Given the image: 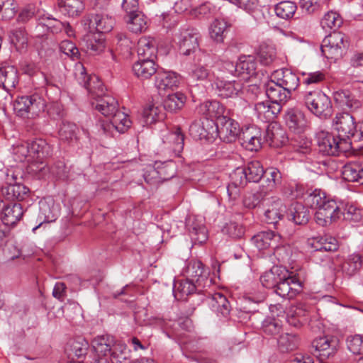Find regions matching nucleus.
<instances>
[{"instance_id": "obj_1", "label": "nucleus", "mask_w": 363, "mask_h": 363, "mask_svg": "<svg viewBox=\"0 0 363 363\" xmlns=\"http://www.w3.org/2000/svg\"><path fill=\"white\" fill-rule=\"evenodd\" d=\"M307 205L316 209L315 219L320 226H328L339 220L337 202L320 189H315L306 199Z\"/></svg>"}, {"instance_id": "obj_2", "label": "nucleus", "mask_w": 363, "mask_h": 363, "mask_svg": "<svg viewBox=\"0 0 363 363\" xmlns=\"http://www.w3.org/2000/svg\"><path fill=\"white\" fill-rule=\"evenodd\" d=\"M303 101L308 110L320 119H327L333 113L330 99L320 90L305 91Z\"/></svg>"}, {"instance_id": "obj_3", "label": "nucleus", "mask_w": 363, "mask_h": 363, "mask_svg": "<svg viewBox=\"0 0 363 363\" xmlns=\"http://www.w3.org/2000/svg\"><path fill=\"white\" fill-rule=\"evenodd\" d=\"M28 143L30 149L28 159L31 161V164L28 165L29 170L39 177H43L49 169L44 160L51 154V147L43 139H36Z\"/></svg>"}, {"instance_id": "obj_4", "label": "nucleus", "mask_w": 363, "mask_h": 363, "mask_svg": "<svg viewBox=\"0 0 363 363\" xmlns=\"http://www.w3.org/2000/svg\"><path fill=\"white\" fill-rule=\"evenodd\" d=\"M45 103L38 94L18 97L13 102V111L22 118H33L43 112Z\"/></svg>"}, {"instance_id": "obj_5", "label": "nucleus", "mask_w": 363, "mask_h": 363, "mask_svg": "<svg viewBox=\"0 0 363 363\" xmlns=\"http://www.w3.org/2000/svg\"><path fill=\"white\" fill-rule=\"evenodd\" d=\"M347 47L345 35L340 32H333L323 39L320 49L327 59L336 61L342 57Z\"/></svg>"}, {"instance_id": "obj_6", "label": "nucleus", "mask_w": 363, "mask_h": 363, "mask_svg": "<svg viewBox=\"0 0 363 363\" xmlns=\"http://www.w3.org/2000/svg\"><path fill=\"white\" fill-rule=\"evenodd\" d=\"M74 74L79 83L87 89L91 101L105 94L103 83L96 75L87 76L82 64L76 65Z\"/></svg>"}, {"instance_id": "obj_7", "label": "nucleus", "mask_w": 363, "mask_h": 363, "mask_svg": "<svg viewBox=\"0 0 363 363\" xmlns=\"http://www.w3.org/2000/svg\"><path fill=\"white\" fill-rule=\"evenodd\" d=\"M218 131L216 122L209 118H204L201 123L195 121L189 127L193 138L208 142H213L218 137Z\"/></svg>"}, {"instance_id": "obj_8", "label": "nucleus", "mask_w": 363, "mask_h": 363, "mask_svg": "<svg viewBox=\"0 0 363 363\" xmlns=\"http://www.w3.org/2000/svg\"><path fill=\"white\" fill-rule=\"evenodd\" d=\"M302 283L295 277L290 276L285 269V273L281 277V280L275 287V292L283 298H294L302 291Z\"/></svg>"}, {"instance_id": "obj_9", "label": "nucleus", "mask_w": 363, "mask_h": 363, "mask_svg": "<svg viewBox=\"0 0 363 363\" xmlns=\"http://www.w3.org/2000/svg\"><path fill=\"white\" fill-rule=\"evenodd\" d=\"M211 86L217 94L223 99L240 96L243 91V83L241 80H224L218 76Z\"/></svg>"}, {"instance_id": "obj_10", "label": "nucleus", "mask_w": 363, "mask_h": 363, "mask_svg": "<svg viewBox=\"0 0 363 363\" xmlns=\"http://www.w3.org/2000/svg\"><path fill=\"white\" fill-rule=\"evenodd\" d=\"M218 127V137L226 143L234 142L241 133L239 123L235 120L223 116L216 122Z\"/></svg>"}, {"instance_id": "obj_11", "label": "nucleus", "mask_w": 363, "mask_h": 363, "mask_svg": "<svg viewBox=\"0 0 363 363\" xmlns=\"http://www.w3.org/2000/svg\"><path fill=\"white\" fill-rule=\"evenodd\" d=\"M284 120L286 126L295 134L303 133L309 126L305 113L297 108H289L285 113Z\"/></svg>"}, {"instance_id": "obj_12", "label": "nucleus", "mask_w": 363, "mask_h": 363, "mask_svg": "<svg viewBox=\"0 0 363 363\" xmlns=\"http://www.w3.org/2000/svg\"><path fill=\"white\" fill-rule=\"evenodd\" d=\"M332 126L338 133L339 138L343 140L352 138L356 130L354 117L348 113H338L333 119Z\"/></svg>"}, {"instance_id": "obj_13", "label": "nucleus", "mask_w": 363, "mask_h": 363, "mask_svg": "<svg viewBox=\"0 0 363 363\" xmlns=\"http://www.w3.org/2000/svg\"><path fill=\"white\" fill-rule=\"evenodd\" d=\"M199 33L194 29H185L177 36L179 52L183 55H190L199 48Z\"/></svg>"}, {"instance_id": "obj_14", "label": "nucleus", "mask_w": 363, "mask_h": 363, "mask_svg": "<svg viewBox=\"0 0 363 363\" xmlns=\"http://www.w3.org/2000/svg\"><path fill=\"white\" fill-rule=\"evenodd\" d=\"M286 212V206L279 199L272 197L264 204V220L269 224H277Z\"/></svg>"}, {"instance_id": "obj_15", "label": "nucleus", "mask_w": 363, "mask_h": 363, "mask_svg": "<svg viewBox=\"0 0 363 363\" xmlns=\"http://www.w3.org/2000/svg\"><path fill=\"white\" fill-rule=\"evenodd\" d=\"M87 21L89 29L100 34L111 31L115 24L114 18L106 11L91 14L87 17Z\"/></svg>"}, {"instance_id": "obj_16", "label": "nucleus", "mask_w": 363, "mask_h": 363, "mask_svg": "<svg viewBox=\"0 0 363 363\" xmlns=\"http://www.w3.org/2000/svg\"><path fill=\"white\" fill-rule=\"evenodd\" d=\"M188 278L194 281L201 289H204L211 284L209 279V271L204 269L201 262L199 260L191 261L186 267Z\"/></svg>"}, {"instance_id": "obj_17", "label": "nucleus", "mask_w": 363, "mask_h": 363, "mask_svg": "<svg viewBox=\"0 0 363 363\" xmlns=\"http://www.w3.org/2000/svg\"><path fill=\"white\" fill-rule=\"evenodd\" d=\"M319 151L323 155H337L340 151V139L326 131H319L316 134Z\"/></svg>"}, {"instance_id": "obj_18", "label": "nucleus", "mask_w": 363, "mask_h": 363, "mask_svg": "<svg viewBox=\"0 0 363 363\" xmlns=\"http://www.w3.org/2000/svg\"><path fill=\"white\" fill-rule=\"evenodd\" d=\"M241 145L250 151H257L261 147L262 131L255 125L242 129L239 138Z\"/></svg>"}, {"instance_id": "obj_19", "label": "nucleus", "mask_w": 363, "mask_h": 363, "mask_svg": "<svg viewBox=\"0 0 363 363\" xmlns=\"http://www.w3.org/2000/svg\"><path fill=\"white\" fill-rule=\"evenodd\" d=\"M182 77L172 71H160L156 74L155 86L161 94L177 89L181 83Z\"/></svg>"}, {"instance_id": "obj_20", "label": "nucleus", "mask_w": 363, "mask_h": 363, "mask_svg": "<svg viewBox=\"0 0 363 363\" xmlns=\"http://www.w3.org/2000/svg\"><path fill=\"white\" fill-rule=\"evenodd\" d=\"M270 78L273 82L286 89L291 94L299 86L298 77L289 69H280L274 71Z\"/></svg>"}, {"instance_id": "obj_21", "label": "nucleus", "mask_w": 363, "mask_h": 363, "mask_svg": "<svg viewBox=\"0 0 363 363\" xmlns=\"http://www.w3.org/2000/svg\"><path fill=\"white\" fill-rule=\"evenodd\" d=\"M162 141L165 148L172 151L176 156H179L184 148V136L180 128H177L174 131L164 130L162 133Z\"/></svg>"}, {"instance_id": "obj_22", "label": "nucleus", "mask_w": 363, "mask_h": 363, "mask_svg": "<svg viewBox=\"0 0 363 363\" xmlns=\"http://www.w3.org/2000/svg\"><path fill=\"white\" fill-rule=\"evenodd\" d=\"M157 65L153 60H145L138 58L132 66L133 74L140 80L150 79L157 74Z\"/></svg>"}, {"instance_id": "obj_23", "label": "nucleus", "mask_w": 363, "mask_h": 363, "mask_svg": "<svg viewBox=\"0 0 363 363\" xmlns=\"http://www.w3.org/2000/svg\"><path fill=\"white\" fill-rule=\"evenodd\" d=\"M253 244L259 250L277 248L280 245L281 236L273 231H262L252 237Z\"/></svg>"}, {"instance_id": "obj_24", "label": "nucleus", "mask_w": 363, "mask_h": 363, "mask_svg": "<svg viewBox=\"0 0 363 363\" xmlns=\"http://www.w3.org/2000/svg\"><path fill=\"white\" fill-rule=\"evenodd\" d=\"M111 121L109 124H103L102 128L104 133L111 131L113 129L119 133H124L131 126L132 121L129 116L124 112L117 110L112 116H110Z\"/></svg>"}, {"instance_id": "obj_25", "label": "nucleus", "mask_w": 363, "mask_h": 363, "mask_svg": "<svg viewBox=\"0 0 363 363\" xmlns=\"http://www.w3.org/2000/svg\"><path fill=\"white\" fill-rule=\"evenodd\" d=\"M187 228L194 244H202L207 240L208 232L202 218L195 217L192 220L189 218Z\"/></svg>"}, {"instance_id": "obj_26", "label": "nucleus", "mask_w": 363, "mask_h": 363, "mask_svg": "<svg viewBox=\"0 0 363 363\" xmlns=\"http://www.w3.org/2000/svg\"><path fill=\"white\" fill-rule=\"evenodd\" d=\"M265 92L273 104H285L291 96V94L284 87L274 82L270 78L265 84Z\"/></svg>"}, {"instance_id": "obj_27", "label": "nucleus", "mask_w": 363, "mask_h": 363, "mask_svg": "<svg viewBox=\"0 0 363 363\" xmlns=\"http://www.w3.org/2000/svg\"><path fill=\"white\" fill-rule=\"evenodd\" d=\"M91 106L106 117H110L118 110V102L111 96L104 94L91 101Z\"/></svg>"}, {"instance_id": "obj_28", "label": "nucleus", "mask_w": 363, "mask_h": 363, "mask_svg": "<svg viewBox=\"0 0 363 363\" xmlns=\"http://www.w3.org/2000/svg\"><path fill=\"white\" fill-rule=\"evenodd\" d=\"M308 242L311 247L316 252V254L313 255L314 257H318L319 252H335L339 247L336 238L331 236H318L310 239Z\"/></svg>"}, {"instance_id": "obj_29", "label": "nucleus", "mask_w": 363, "mask_h": 363, "mask_svg": "<svg viewBox=\"0 0 363 363\" xmlns=\"http://www.w3.org/2000/svg\"><path fill=\"white\" fill-rule=\"evenodd\" d=\"M337 345V339L332 336L320 337L313 342V347L315 351L320 352L319 355L323 357H328L333 354Z\"/></svg>"}, {"instance_id": "obj_30", "label": "nucleus", "mask_w": 363, "mask_h": 363, "mask_svg": "<svg viewBox=\"0 0 363 363\" xmlns=\"http://www.w3.org/2000/svg\"><path fill=\"white\" fill-rule=\"evenodd\" d=\"M138 58L155 60L157 57V45L156 40L151 37H143L138 43Z\"/></svg>"}, {"instance_id": "obj_31", "label": "nucleus", "mask_w": 363, "mask_h": 363, "mask_svg": "<svg viewBox=\"0 0 363 363\" xmlns=\"http://www.w3.org/2000/svg\"><path fill=\"white\" fill-rule=\"evenodd\" d=\"M18 82L16 69L7 63L0 65V87L11 90L16 87Z\"/></svg>"}, {"instance_id": "obj_32", "label": "nucleus", "mask_w": 363, "mask_h": 363, "mask_svg": "<svg viewBox=\"0 0 363 363\" xmlns=\"http://www.w3.org/2000/svg\"><path fill=\"white\" fill-rule=\"evenodd\" d=\"M116 341L109 335H99L94 338L91 346L99 357H105L111 354Z\"/></svg>"}, {"instance_id": "obj_33", "label": "nucleus", "mask_w": 363, "mask_h": 363, "mask_svg": "<svg viewBox=\"0 0 363 363\" xmlns=\"http://www.w3.org/2000/svg\"><path fill=\"white\" fill-rule=\"evenodd\" d=\"M164 108L160 104H152L143 109L140 123L142 126L150 125L164 118Z\"/></svg>"}, {"instance_id": "obj_34", "label": "nucleus", "mask_w": 363, "mask_h": 363, "mask_svg": "<svg viewBox=\"0 0 363 363\" xmlns=\"http://www.w3.org/2000/svg\"><path fill=\"white\" fill-rule=\"evenodd\" d=\"M196 111L199 114L206 116L205 118H216L217 121L220 117L223 116L225 108L218 101H206L201 103L197 108Z\"/></svg>"}, {"instance_id": "obj_35", "label": "nucleus", "mask_w": 363, "mask_h": 363, "mask_svg": "<svg viewBox=\"0 0 363 363\" xmlns=\"http://www.w3.org/2000/svg\"><path fill=\"white\" fill-rule=\"evenodd\" d=\"M1 193L7 200L21 201L28 196L29 189L25 185L15 182L14 184H6L2 186Z\"/></svg>"}, {"instance_id": "obj_36", "label": "nucleus", "mask_w": 363, "mask_h": 363, "mask_svg": "<svg viewBox=\"0 0 363 363\" xmlns=\"http://www.w3.org/2000/svg\"><path fill=\"white\" fill-rule=\"evenodd\" d=\"M255 116L257 119L264 123H268L275 118L279 108H276L269 101H261L255 104L254 107Z\"/></svg>"}, {"instance_id": "obj_37", "label": "nucleus", "mask_w": 363, "mask_h": 363, "mask_svg": "<svg viewBox=\"0 0 363 363\" xmlns=\"http://www.w3.org/2000/svg\"><path fill=\"white\" fill-rule=\"evenodd\" d=\"M265 138L273 147L281 146L287 141L285 130L277 123L268 125Z\"/></svg>"}, {"instance_id": "obj_38", "label": "nucleus", "mask_w": 363, "mask_h": 363, "mask_svg": "<svg viewBox=\"0 0 363 363\" xmlns=\"http://www.w3.org/2000/svg\"><path fill=\"white\" fill-rule=\"evenodd\" d=\"M23 214V207L20 203H13L4 208L1 213L3 223L8 226L15 225Z\"/></svg>"}, {"instance_id": "obj_39", "label": "nucleus", "mask_w": 363, "mask_h": 363, "mask_svg": "<svg viewBox=\"0 0 363 363\" xmlns=\"http://www.w3.org/2000/svg\"><path fill=\"white\" fill-rule=\"evenodd\" d=\"M86 51L91 55H96L104 51L105 40L103 34L90 32L83 39Z\"/></svg>"}, {"instance_id": "obj_40", "label": "nucleus", "mask_w": 363, "mask_h": 363, "mask_svg": "<svg viewBox=\"0 0 363 363\" xmlns=\"http://www.w3.org/2000/svg\"><path fill=\"white\" fill-rule=\"evenodd\" d=\"M211 310L218 315L226 317L230 311V306L227 298L220 293H215L208 299Z\"/></svg>"}, {"instance_id": "obj_41", "label": "nucleus", "mask_w": 363, "mask_h": 363, "mask_svg": "<svg viewBox=\"0 0 363 363\" xmlns=\"http://www.w3.org/2000/svg\"><path fill=\"white\" fill-rule=\"evenodd\" d=\"M257 63L253 56H243L237 62L238 76L243 80H247L251 75L255 74Z\"/></svg>"}, {"instance_id": "obj_42", "label": "nucleus", "mask_w": 363, "mask_h": 363, "mask_svg": "<svg viewBox=\"0 0 363 363\" xmlns=\"http://www.w3.org/2000/svg\"><path fill=\"white\" fill-rule=\"evenodd\" d=\"M58 4L60 12L69 17H77L84 10L82 0H60Z\"/></svg>"}, {"instance_id": "obj_43", "label": "nucleus", "mask_w": 363, "mask_h": 363, "mask_svg": "<svg viewBox=\"0 0 363 363\" xmlns=\"http://www.w3.org/2000/svg\"><path fill=\"white\" fill-rule=\"evenodd\" d=\"M197 289H201L189 278L184 280H179L174 282L173 293L175 298L183 299L186 296L194 293Z\"/></svg>"}, {"instance_id": "obj_44", "label": "nucleus", "mask_w": 363, "mask_h": 363, "mask_svg": "<svg viewBox=\"0 0 363 363\" xmlns=\"http://www.w3.org/2000/svg\"><path fill=\"white\" fill-rule=\"evenodd\" d=\"M189 74L194 81H205L211 82L212 84L217 76L211 72L206 65L201 62L196 63L191 66Z\"/></svg>"}, {"instance_id": "obj_45", "label": "nucleus", "mask_w": 363, "mask_h": 363, "mask_svg": "<svg viewBox=\"0 0 363 363\" xmlns=\"http://www.w3.org/2000/svg\"><path fill=\"white\" fill-rule=\"evenodd\" d=\"M340 215L339 220L342 217L345 220L357 223L362 219V213L359 208L350 203H337Z\"/></svg>"}, {"instance_id": "obj_46", "label": "nucleus", "mask_w": 363, "mask_h": 363, "mask_svg": "<svg viewBox=\"0 0 363 363\" xmlns=\"http://www.w3.org/2000/svg\"><path fill=\"white\" fill-rule=\"evenodd\" d=\"M283 273H285V269L280 267H274L260 277V281L262 286L266 288L275 289L279 281H280Z\"/></svg>"}, {"instance_id": "obj_47", "label": "nucleus", "mask_w": 363, "mask_h": 363, "mask_svg": "<svg viewBox=\"0 0 363 363\" xmlns=\"http://www.w3.org/2000/svg\"><path fill=\"white\" fill-rule=\"evenodd\" d=\"M335 101L341 106H346L351 110H356L361 106V103L355 99L347 90H338L334 92Z\"/></svg>"}, {"instance_id": "obj_48", "label": "nucleus", "mask_w": 363, "mask_h": 363, "mask_svg": "<svg viewBox=\"0 0 363 363\" xmlns=\"http://www.w3.org/2000/svg\"><path fill=\"white\" fill-rule=\"evenodd\" d=\"M228 24L224 19H215L209 26L211 38L218 43H223L227 32Z\"/></svg>"}, {"instance_id": "obj_49", "label": "nucleus", "mask_w": 363, "mask_h": 363, "mask_svg": "<svg viewBox=\"0 0 363 363\" xmlns=\"http://www.w3.org/2000/svg\"><path fill=\"white\" fill-rule=\"evenodd\" d=\"M78 127L70 122H63L59 129V136L61 140L68 143H74L78 140Z\"/></svg>"}, {"instance_id": "obj_50", "label": "nucleus", "mask_w": 363, "mask_h": 363, "mask_svg": "<svg viewBox=\"0 0 363 363\" xmlns=\"http://www.w3.org/2000/svg\"><path fill=\"white\" fill-rule=\"evenodd\" d=\"M186 101V97L183 93L175 92L167 96L163 108L171 112H176L184 107Z\"/></svg>"}, {"instance_id": "obj_51", "label": "nucleus", "mask_w": 363, "mask_h": 363, "mask_svg": "<svg viewBox=\"0 0 363 363\" xmlns=\"http://www.w3.org/2000/svg\"><path fill=\"white\" fill-rule=\"evenodd\" d=\"M59 207L52 202H40V216L43 218V221L50 223L55 221L59 216Z\"/></svg>"}, {"instance_id": "obj_52", "label": "nucleus", "mask_w": 363, "mask_h": 363, "mask_svg": "<svg viewBox=\"0 0 363 363\" xmlns=\"http://www.w3.org/2000/svg\"><path fill=\"white\" fill-rule=\"evenodd\" d=\"M112 363H128L129 350L123 342H116L111 353Z\"/></svg>"}, {"instance_id": "obj_53", "label": "nucleus", "mask_w": 363, "mask_h": 363, "mask_svg": "<svg viewBox=\"0 0 363 363\" xmlns=\"http://www.w3.org/2000/svg\"><path fill=\"white\" fill-rule=\"evenodd\" d=\"M244 169L249 182H258L262 179L264 173L263 166L258 160H252L249 162Z\"/></svg>"}, {"instance_id": "obj_54", "label": "nucleus", "mask_w": 363, "mask_h": 363, "mask_svg": "<svg viewBox=\"0 0 363 363\" xmlns=\"http://www.w3.org/2000/svg\"><path fill=\"white\" fill-rule=\"evenodd\" d=\"M127 23L129 30L135 33H141L147 28L146 18L141 12L128 15Z\"/></svg>"}, {"instance_id": "obj_55", "label": "nucleus", "mask_w": 363, "mask_h": 363, "mask_svg": "<svg viewBox=\"0 0 363 363\" xmlns=\"http://www.w3.org/2000/svg\"><path fill=\"white\" fill-rule=\"evenodd\" d=\"M296 9V4L290 1H281L274 8L277 16L285 20L291 18L295 14Z\"/></svg>"}, {"instance_id": "obj_56", "label": "nucleus", "mask_w": 363, "mask_h": 363, "mask_svg": "<svg viewBox=\"0 0 363 363\" xmlns=\"http://www.w3.org/2000/svg\"><path fill=\"white\" fill-rule=\"evenodd\" d=\"M362 267V258L358 254H352L342 264V271L348 276H352Z\"/></svg>"}, {"instance_id": "obj_57", "label": "nucleus", "mask_w": 363, "mask_h": 363, "mask_svg": "<svg viewBox=\"0 0 363 363\" xmlns=\"http://www.w3.org/2000/svg\"><path fill=\"white\" fill-rule=\"evenodd\" d=\"M267 178L266 180L267 186L263 188L265 193L272 191L277 186L281 184V174L280 171L274 167L269 168L267 171Z\"/></svg>"}, {"instance_id": "obj_58", "label": "nucleus", "mask_w": 363, "mask_h": 363, "mask_svg": "<svg viewBox=\"0 0 363 363\" xmlns=\"http://www.w3.org/2000/svg\"><path fill=\"white\" fill-rule=\"evenodd\" d=\"M18 4L15 0H0V19L9 20L17 11Z\"/></svg>"}, {"instance_id": "obj_59", "label": "nucleus", "mask_w": 363, "mask_h": 363, "mask_svg": "<svg viewBox=\"0 0 363 363\" xmlns=\"http://www.w3.org/2000/svg\"><path fill=\"white\" fill-rule=\"evenodd\" d=\"M298 338L296 335L288 333H281L277 337V343L283 352L293 350L297 346Z\"/></svg>"}, {"instance_id": "obj_60", "label": "nucleus", "mask_w": 363, "mask_h": 363, "mask_svg": "<svg viewBox=\"0 0 363 363\" xmlns=\"http://www.w3.org/2000/svg\"><path fill=\"white\" fill-rule=\"evenodd\" d=\"M9 38L18 50L24 48L28 43L27 34L22 27L12 29L10 31Z\"/></svg>"}, {"instance_id": "obj_61", "label": "nucleus", "mask_w": 363, "mask_h": 363, "mask_svg": "<svg viewBox=\"0 0 363 363\" xmlns=\"http://www.w3.org/2000/svg\"><path fill=\"white\" fill-rule=\"evenodd\" d=\"M267 194L262 189L260 191H250L245 194L243 198V205L245 207L252 209L257 207L264 196Z\"/></svg>"}, {"instance_id": "obj_62", "label": "nucleus", "mask_w": 363, "mask_h": 363, "mask_svg": "<svg viewBox=\"0 0 363 363\" xmlns=\"http://www.w3.org/2000/svg\"><path fill=\"white\" fill-rule=\"evenodd\" d=\"M342 19L339 13L335 11L328 12L321 21L324 29H336L340 26Z\"/></svg>"}, {"instance_id": "obj_63", "label": "nucleus", "mask_w": 363, "mask_h": 363, "mask_svg": "<svg viewBox=\"0 0 363 363\" xmlns=\"http://www.w3.org/2000/svg\"><path fill=\"white\" fill-rule=\"evenodd\" d=\"M155 164L162 182L169 179L175 174L174 164L172 161L164 162L157 161Z\"/></svg>"}, {"instance_id": "obj_64", "label": "nucleus", "mask_w": 363, "mask_h": 363, "mask_svg": "<svg viewBox=\"0 0 363 363\" xmlns=\"http://www.w3.org/2000/svg\"><path fill=\"white\" fill-rule=\"evenodd\" d=\"M293 221L298 225H303L309 220L308 211L301 204L297 203L291 211Z\"/></svg>"}]
</instances>
